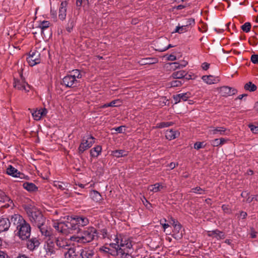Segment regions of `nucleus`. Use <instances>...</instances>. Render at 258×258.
Instances as JSON below:
<instances>
[{
	"label": "nucleus",
	"instance_id": "obj_1",
	"mask_svg": "<svg viewBox=\"0 0 258 258\" xmlns=\"http://www.w3.org/2000/svg\"><path fill=\"white\" fill-rule=\"evenodd\" d=\"M109 246L115 249L112 251V255L118 256L121 258H133L130 254V250L132 247L130 240L121 235H117L114 239V242L110 243Z\"/></svg>",
	"mask_w": 258,
	"mask_h": 258
},
{
	"label": "nucleus",
	"instance_id": "obj_2",
	"mask_svg": "<svg viewBox=\"0 0 258 258\" xmlns=\"http://www.w3.org/2000/svg\"><path fill=\"white\" fill-rule=\"evenodd\" d=\"M12 224L16 227V235L22 240H26L31 235V228L30 225L26 221L23 217L18 214L11 217Z\"/></svg>",
	"mask_w": 258,
	"mask_h": 258
},
{
	"label": "nucleus",
	"instance_id": "obj_3",
	"mask_svg": "<svg viewBox=\"0 0 258 258\" xmlns=\"http://www.w3.org/2000/svg\"><path fill=\"white\" fill-rule=\"evenodd\" d=\"M25 210L30 221L35 226H40L45 222V218L36 207L28 205L25 207Z\"/></svg>",
	"mask_w": 258,
	"mask_h": 258
},
{
	"label": "nucleus",
	"instance_id": "obj_4",
	"mask_svg": "<svg viewBox=\"0 0 258 258\" xmlns=\"http://www.w3.org/2000/svg\"><path fill=\"white\" fill-rule=\"evenodd\" d=\"M78 233H80L83 244L91 242L96 236L97 230L93 227H89L81 231H78Z\"/></svg>",
	"mask_w": 258,
	"mask_h": 258
},
{
	"label": "nucleus",
	"instance_id": "obj_5",
	"mask_svg": "<svg viewBox=\"0 0 258 258\" xmlns=\"http://www.w3.org/2000/svg\"><path fill=\"white\" fill-rule=\"evenodd\" d=\"M89 223V221L87 217L84 216H76L72 219L69 225L71 226V230H77L78 231L81 230L79 227L87 226Z\"/></svg>",
	"mask_w": 258,
	"mask_h": 258
},
{
	"label": "nucleus",
	"instance_id": "obj_6",
	"mask_svg": "<svg viewBox=\"0 0 258 258\" xmlns=\"http://www.w3.org/2000/svg\"><path fill=\"white\" fill-rule=\"evenodd\" d=\"M95 139L90 135L84 137L79 147V152L82 154L85 151L90 148L95 143Z\"/></svg>",
	"mask_w": 258,
	"mask_h": 258
},
{
	"label": "nucleus",
	"instance_id": "obj_7",
	"mask_svg": "<svg viewBox=\"0 0 258 258\" xmlns=\"http://www.w3.org/2000/svg\"><path fill=\"white\" fill-rule=\"evenodd\" d=\"M27 60L31 66H34L40 62V53L36 51H31L29 56L27 58Z\"/></svg>",
	"mask_w": 258,
	"mask_h": 258
},
{
	"label": "nucleus",
	"instance_id": "obj_8",
	"mask_svg": "<svg viewBox=\"0 0 258 258\" xmlns=\"http://www.w3.org/2000/svg\"><path fill=\"white\" fill-rule=\"evenodd\" d=\"M78 84V80H76L71 75L65 76L62 81L61 84L64 85L66 87H74L77 86Z\"/></svg>",
	"mask_w": 258,
	"mask_h": 258
},
{
	"label": "nucleus",
	"instance_id": "obj_9",
	"mask_svg": "<svg viewBox=\"0 0 258 258\" xmlns=\"http://www.w3.org/2000/svg\"><path fill=\"white\" fill-rule=\"evenodd\" d=\"M229 130L224 127H210L209 130V134L210 135H227L229 134Z\"/></svg>",
	"mask_w": 258,
	"mask_h": 258
},
{
	"label": "nucleus",
	"instance_id": "obj_10",
	"mask_svg": "<svg viewBox=\"0 0 258 258\" xmlns=\"http://www.w3.org/2000/svg\"><path fill=\"white\" fill-rule=\"evenodd\" d=\"M14 87L16 89L24 91L25 92H29L30 89V86L23 80H15Z\"/></svg>",
	"mask_w": 258,
	"mask_h": 258
},
{
	"label": "nucleus",
	"instance_id": "obj_11",
	"mask_svg": "<svg viewBox=\"0 0 258 258\" xmlns=\"http://www.w3.org/2000/svg\"><path fill=\"white\" fill-rule=\"evenodd\" d=\"M55 243L59 248L61 249H67L70 245L69 240L63 236L57 237L55 240Z\"/></svg>",
	"mask_w": 258,
	"mask_h": 258
},
{
	"label": "nucleus",
	"instance_id": "obj_12",
	"mask_svg": "<svg viewBox=\"0 0 258 258\" xmlns=\"http://www.w3.org/2000/svg\"><path fill=\"white\" fill-rule=\"evenodd\" d=\"M70 223L66 224L63 222H58L54 221L53 224V227L58 232L66 234L67 228L71 229V226L69 225Z\"/></svg>",
	"mask_w": 258,
	"mask_h": 258
},
{
	"label": "nucleus",
	"instance_id": "obj_13",
	"mask_svg": "<svg viewBox=\"0 0 258 258\" xmlns=\"http://www.w3.org/2000/svg\"><path fill=\"white\" fill-rule=\"evenodd\" d=\"M220 93L223 96H228L235 94L237 90L228 86H223L220 89Z\"/></svg>",
	"mask_w": 258,
	"mask_h": 258
},
{
	"label": "nucleus",
	"instance_id": "obj_14",
	"mask_svg": "<svg viewBox=\"0 0 258 258\" xmlns=\"http://www.w3.org/2000/svg\"><path fill=\"white\" fill-rule=\"evenodd\" d=\"M11 223V220H9L8 218H0V233L7 231Z\"/></svg>",
	"mask_w": 258,
	"mask_h": 258
},
{
	"label": "nucleus",
	"instance_id": "obj_15",
	"mask_svg": "<svg viewBox=\"0 0 258 258\" xmlns=\"http://www.w3.org/2000/svg\"><path fill=\"white\" fill-rule=\"evenodd\" d=\"M7 173L14 177H20L22 178L23 174L20 172L17 169L12 165H9L7 169Z\"/></svg>",
	"mask_w": 258,
	"mask_h": 258
},
{
	"label": "nucleus",
	"instance_id": "obj_16",
	"mask_svg": "<svg viewBox=\"0 0 258 258\" xmlns=\"http://www.w3.org/2000/svg\"><path fill=\"white\" fill-rule=\"evenodd\" d=\"M190 97V93L189 92L178 94L174 95L173 97L175 104L180 102L181 101H185Z\"/></svg>",
	"mask_w": 258,
	"mask_h": 258
},
{
	"label": "nucleus",
	"instance_id": "obj_17",
	"mask_svg": "<svg viewBox=\"0 0 258 258\" xmlns=\"http://www.w3.org/2000/svg\"><path fill=\"white\" fill-rule=\"evenodd\" d=\"M40 244L39 240L36 237H33L27 241V247L30 250H34Z\"/></svg>",
	"mask_w": 258,
	"mask_h": 258
},
{
	"label": "nucleus",
	"instance_id": "obj_18",
	"mask_svg": "<svg viewBox=\"0 0 258 258\" xmlns=\"http://www.w3.org/2000/svg\"><path fill=\"white\" fill-rule=\"evenodd\" d=\"M47 112V110L45 108H43L34 111L32 112V115L35 120H39L43 116L45 115Z\"/></svg>",
	"mask_w": 258,
	"mask_h": 258
},
{
	"label": "nucleus",
	"instance_id": "obj_19",
	"mask_svg": "<svg viewBox=\"0 0 258 258\" xmlns=\"http://www.w3.org/2000/svg\"><path fill=\"white\" fill-rule=\"evenodd\" d=\"M80 255L82 258H93L94 252L92 249L85 248L81 250Z\"/></svg>",
	"mask_w": 258,
	"mask_h": 258
},
{
	"label": "nucleus",
	"instance_id": "obj_20",
	"mask_svg": "<svg viewBox=\"0 0 258 258\" xmlns=\"http://www.w3.org/2000/svg\"><path fill=\"white\" fill-rule=\"evenodd\" d=\"M46 257H50L54 254L55 250L54 244L52 242L47 243L46 247Z\"/></svg>",
	"mask_w": 258,
	"mask_h": 258
},
{
	"label": "nucleus",
	"instance_id": "obj_21",
	"mask_svg": "<svg viewBox=\"0 0 258 258\" xmlns=\"http://www.w3.org/2000/svg\"><path fill=\"white\" fill-rule=\"evenodd\" d=\"M66 6L67 3L66 2H62L59 8L58 17L62 20H64L66 17Z\"/></svg>",
	"mask_w": 258,
	"mask_h": 258
},
{
	"label": "nucleus",
	"instance_id": "obj_22",
	"mask_svg": "<svg viewBox=\"0 0 258 258\" xmlns=\"http://www.w3.org/2000/svg\"><path fill=\"white\" fill-rule=\"evenodd\" d=\"M179 133L173 130H167L165 133V137L169 140H173L178 137Z\"/></svg>",
	"mask_w": 258,
	"mask_h": 258
},
{
	"label": "nucleus",
	"instance_id": "obj_23",
	"mask_svg": "<svg viewBox=\"0 0 258 258\" xmlns=\"http://www.w3.org/2000/svg\"><path fill=\"white\" fill-rule=\"evenodd\" d=\"M202 80L208 84H213L216 83L219 81L218 78L213 76H203L202 78Z\"/></svg>",
	"mask_w": 258,
	"mask_h": 258
},
{
	"label": "nucleus",
	"instance_id": "obj_24",
	"mask_svg": "<svg viewBox=\"0 0 258 258\" xmlns=\"http://www.w3.org/2000/svg\"><path fill=\"white\" fill-rule=\"evenodd\" d=\"M164 188V186L159 183H156L154 185H150L148 186V189L153 192H157L161 191Z\"/></svg>",
	"mask_w": 258,
	"mask_h": 258
},
{
	"label": "nucleus",
	"instance_id": "obj_25",
	"mask_svg": "<svg viewBox=\"0 0 258 258\" xmlns=\"http://www.w3.org/2000/svg\"><path fill=\"white\" fill-rule=\"evenodd\" d=\"M157 62V60L155 58H144L142 59L140 61L139 63L141 65H146V64H154Z\"/></svg>",
	"mask_w": 258,
	"mask_h": 258
},
{
	"label": "nucleus",
	"instance_id": "obj_26",
	"mask_svg": "<svg viewBox=\"0 0 258 258\" xmlns=\"http://www.w3.org/2000/svg\"><path fill=\"white\" fill-rule=\"evenodd\" d=\"M67 252L65 253L66 257H69L70 258H77L78 252L76 251V249L74 248L68 247Z\"/></svg>",
	"mask_w": 258,
	"mask_h": 258
},
{
	"label": "nucleus",
	"instance_id": "obj_27",
	"mask_svg": "<svg viewBox=\"0 0 258 258\" xmlns=\"http://www.w3.org/2000/svg\"><path fill=\"white\" fill-rule=\"evenodd\" d=\"M227 140L224 138L216 139L211 141V145L214 147H218L223 145L227 142Z\"/></svg>",
	"mask_w": 258,
	"mask_h": 258
},
{
	"label": "nucleus",
	"instance_id": "obj_28",
	"mask_svg": "<svg viewBox=\"0 0 258 258\" xmlns=\"http://www.w3.org/2000/svg\"><path fill=\"white\" fill-rule=\"evenodd\" d=\"M90 197L91 199L96 202H100L102 200V197L100 193L95 190L91 191Z\"/></svg>",
	"mask_w": 258,
	"mask_h": 258
},
{
	"label": "nucleus",
	"instance_id": "obj_29",
	"mask_svg": "<svg viewBox=\"0 0 258 258\" xmlns=\"http://www.w3.org/2000/svg\"><path fill=\"white\" fill-rule=\"evenodd\" d=\"M209 235L214 236L217 239H224L225 238L224 234L218 230L209 232Z\"/></svg>",
	"mask_w": 258,
	"mask_h": 258
},
{
	"label": "nucleus",
	"instance_id": "obj_30",
	"mask_svg": "<svg viewBox=\"0 0 258 258\" xmlns=\"http://www.w3.org/2000/svg\"><path fill=\"white\" fill-rule=\"evenodd\" d=\"M1 199L2 200L1 202H8L10 203H8V204H5L4 206V207H5V208H9V207L12 208V207H14V203H13L12 200H11V199L9 197L6 196L4 194H3V195H2V199Z\"/></svg>",
	"mask_w": 258,
	"mask_h": 258
},
{
	"label": "nucleus",
	"instance_id": "obj_31",
	"mask_svg": "<svg viewBox=\"0 0 258 258\" xmlns=\"http://www.w3.org/2000/svg\"><path fill=\"white\" fill-rule=\"evenodd\" d=\"M128 152L123 150H118L112 152V155L116 158L124 157L127 155Z\"/></svg>",
	"mask_w": 258,
	"mask_h": 258
},
{
	"label": "nucleus",
	"instance_id": "obj_32",
	"mask_svg": "<svg viewBox=\"0 0 258 258\" xmlns=\"http://www.w3.org/2000/svg\"><path fill=\"white\" fill-rule=\"evenodd\" d=\"M102 148L100 146H97L90 150V155L93 157H97L101 153Z\"/></svg>",
	"mask_w": 258,
	"mask_h": 258
},
{
	"label": "nucleus",
	"instance_id": "obj_33",
	"mask_svg": "<svg viewBox=\"0 0 258 258\" xmlns=\"http://www.w3.org/2000/svg\"><path fill=\"white\" fill-rule=\"evenodd\" d=\"M23 185L24 188L29 191H34L37 189V186L33 183L25 182Z\"/></svg>",
	"mask_w": 258,
	"mask_h": 258
},
{
	"label": "nucleus",
	"instance_id": "obj_34",
	"mask_svg": "<svg viewBox=\"0 0 258 258\" xmlns=\"http://www.w3.org/2000/svg\"><path fill=\"white\" fill-rule=\"evenodd\" d=\"M186 76V73L184 71H179L175 72L172 74V77L174 79H182Z\"/></svg>",
	"mask_w": 258,
	"mask_h": 258
},
{
	"label": "nucleus",
	"instance_id": "obj_35",
	"mask_svg": "<svg viewBox=\"0 0 258 258\" xmlns=\"http://www.w3.org/2000/svg\"><path fill=\"white\" fill-rule=\"evenodd\" d=\"M44 224H43L40 226H37L39 229L42 235H44L46 237H48L50 235L51 232L47 229L46 226H44Z\"/></svg>",
	"mask_w": 258,
	"mask_h": 258
},
{
	"label": "nucleus",
	"instance_id": "obj_36",
	"mask_svg": "<svg viewBox=\"0 0 258 258\" xmlns=\"http://www.w3.org/2000/svg\"><path fill=\"white\" fill-rule=\"evenodd\" d=\"M121 101L119 99L114 100L112 101L109 103H106L104 104L103 105H102V108H106L108 107H115L118 106L120 105Z\"/></svg>",
	"mask_w": 258,
	"mask_h": 258
},
{
	"label": "nucleus",
	"instance_id": "obj_37",
	"mask_svg": "<svg viewBox=\"0 0 258 258\" xmlns=\"http://www.w3.org/2000/svg\"><path fill=\"white\" fill-rule=\"evenodd\" d=\"M68 184H66L62 182H60L59 181H55L53 183V185L56 188L60 189L62 190L66 189L67 187Z\"/></svg>",
	"mask_w": 258,
	"mask_h": 258
},
{
	"label": "nucleus",
	"instance_id": "obj_38",
	"mask_svg": "<svg viewBox=\"0 0 258 258\" xmlns=\"http://www.w3.org/2000/svg\"><path fill=\"white\" fill-rule=\"evenodd\" d=\"M244 89L250 92H253L256 89V86L252 82H249L244 85Z\"/></svg>",
	"mask_w": 258,
	"mask_h": 258
},
{
	"label": "nucleus",
	"instance_id": "obj_39",
	"mask_svg": "<svg viewBox=\"0 0 258 258\" xmlns=\"http://www.w3.org/2000/svg\"><path fill=\"white\" fill-rule=\"evenodd\" d=\"M186 27H187V26H186L185 24L182 25V26H180L179 25H178V26H177L176 27V28L173 32L174 33H178L179 34L183 33L187 31Z\"/></svg>",
	"mask_w": 258,
	"mask_h": 258
},
{
	"label": "nucleus",
	"instance_id": "obj_40",
	"mask_svg": "<svg viewBox=\"0 0 258 258\" xmlns=\"http://www.w3.org/2000/svg\"><path fill=\"white\" fill-rule=\"evenodd\" d=\"M50 23L47 21H43L40 23L39 27L41 29V33L44 32V30L49 27Z\"/></svg>",
	"mask_w": 258,
	"mask_h": 258
},
{
	"label": "nucleus",
	"instance_id": "obj_41",
	"mask_svg": "<svg viewBox=\"0 0 258 258\" xmlns=\"http://www.w3.org/2000/svg\"><path fill=\"white\" fill-rule=\"evenodd\" d=\"M69 240V241H71L76 242L78 243L83 244V242L82 241V238H81L80 234L79 235H77V236L73 235V236H71Z\"/></svg>",
	"mask_w": 258,
	"mask_h": 258
},
{
	"label": "nucleus",
	"instance_id": "obj_42",
	"mask_svg": "<svg viewBox=\"0 0 258 258\" xmlns=\"http://www.w3.org/2000/svg\"><path fill=\"white\" fill-rule=\"evenodd\" d=\"M75 24V21L74 19H70L69 21V22L67 24V26L66 27L67 30L69 32H71L72 31L73 27H74Z\"/></svg>",
	"mask_w": 258,
	"mask_h": 258
},
{
	"label": "nucleus",
	"instance_id": "obj_43",
	"mask_svg": "<svg viewBox=\"0 0 258 258\" xmlns=\"http://www.w3.org/2000/svg\"><path fill=\"white\" fill-rule=\"evenodd\" d=\"M191 191L199 195H204L205 194V189L199 186L191 188Z\"/></svg>",
	"mask_w": 258,
	"mask_h": 258
},
{
	"label": "nucleus",
	"instance_id": "obj_44",
	"mask_svg": "<svg viewBox=\"0 0 258 258\" xmlns=\"http://www.w3.org/2000/svg\"><path fill=\"white\" fill-rule=\"evenodd\" d=\"M71 75L73 76V77L75 78L76 80H78V79H81L82 78V75L79 70L72 71Z\"/></svg>",
	"mask_w": 258,
	"mask_h": 258
},
{
	"label": "nucleus",
	"instance_id": "obj_45",
	"mask_svg": "<svg viewBox=\"0 0 258 258\" xmlns=\"http://www.w3.org/2000/svg\"><path fill=\"white\" fill-rule=\"evenodd\" d=\"M241 29L245 32L247 33L250 31L251 28V24L249 22L245 23L241 26Z\"/></svg>",
	"mask_w": 258,
	"mask_h": 258
},
{
	"label": "nucleus",
	"instance_id": "obj_46",
	"mask_svg": "<svg viewBox=\"0 0 258 258\" xmlns=\"http://www.w3.org/2000/svg\"><path fill=\"white\" fill-rule=\"evenodd\" d=\"M173 124L172 122H162L157 124V127L159 128H164L172 125Z\"/></svg>",
	"mask_w": 258,
	"mask_h": 258
},
{
	"label": "nucleus",
	"instance_id": "obj_47",
	"mask_svg": "<svg viewBox=\"0 0 258 258\" xmlns=\"http://www.w3.org/2000/svg\"><path fill=\"white\" fill-rule=\"evenodd\" d=\"M183 84L181 81L174 80L170 83L171 87H175L180 86Z\"/></svg>",
	"mask_w": 258,
	"mask_h": 258
},
{
	"label": "nucleus",
	"instance_id": "obj_48",
	"mask_svg": "<svg viewBox=\"0 0 258 258\" xmlns=\"http://www.w3.org/2000/svg\"><path fill=\"white\" fill-rule=\"evenodd\" d=\"M248 127L253 133L258 134V126H255L253 124H250L248 125Z\"/></svg>",
	"mask_w": 258,
	"mask_h": 258
},
{
	"label": "nucleus",
	"instance_id": "obj_49",
	"mask_svg": "<svg viewBox=\"0 0 258 258\" xmlns=\"http://www.w3.org/2000/svg\"><path fill=\"white\" fill-rule=\"evenodd\" d=\"M181 225L180 224L178 225H175V226H174V231L175 232H176L177 233H180V236H182V232L181 231Z\"/></svg>",
	"mask_w": 258,
	"mask_h": 258
},
{
	"label": "nucleus",
	"instance_id": "obj_50",
	"mask_svg": "<svg viewBox=\"0 0 258 258\" xmlns=\"http://www.w3.org/2000/svg\"><path fill=\"white\" fill-rule=\"evenodd\" d=\"M250 60L254 64L258 63V54H252L251 56Z\"/></svg>",
	"mask_w": 258,
	"mask_h": 258
},
{
	"label": "nucleus",
	"instance_id": "obj_51",
	"mask_svg": "<svg viewBox=\"0 0 258 258\" xmlns=\"http://www.w3.org/2000/svg\"><path fill=\"white\" fill-rule=\"evenodd\" d=\"M203 142H196L194 145V148L197 150H199L203 147Z\"/></svg>",
	"mask_w": 258,
	"mask_h": 258
},
{
	"label": "nucleus",
	"instance_id": "obj_52",
	"mask_svg": "<svg viewBox=\"0 0 258 258\" xmlns=\"http://www.w3.org/2000/svg\"><path fill=\"white\" fill-rule=\"evenodd\" d=\"M170 64L171 66V68H172L174 70L177 69H180V64L178 62H173L170 63Z\"/></svg>",
	"mask_w": 258,
	"mask_h": 258
},
{
	"label": "nucleus",
	"instance_id": "obj_53",
	"mask_svg": "<svg viewBox=\"0 0 258 258\" xmlns=\"http://www.w3.org/2000/svg\"><path fill=\"white\" fill-rule=\"evenodd\" d=\"M173 47V46L171 44H169L167 46L163 47V48H159L158 49V50L159 51L162 52V51H164L167 50L168 49Z\"/></svg>",
	"mask_w": 258,
	"mask_h": 258
},
{
	"label": "nucleus",
	"instance_id": "obj_54",
	"mask_svg": "<svg viewBox=\"0 0 258 258\" xmlns=\"http://www.w3.org/2000/svg\"><path fill=\"white\" fill-rule=\"evenodd\" d=\"M195 24V20L192 19H188L185 23L186 26L187 27L188 26L191 25L192 24Z\"/></svg>",
	"mask_w": 258,
	"mask_h": 258
},
{
	"label": "nucleus",
	"instance_id": "obj_55",
	"mask_svg": "<svg viewBox=\"0 0 258 258\" xmlns=\"http://www.w3.org/2000/svg\"><path fill=\"white\" fill-rule=\"evenodd\" d=\"M209 66L210 64L207 62H204L202 65V68L204 70H208L209 68Z\"/></svg>",
	"mask_w": 258,
	"mask_h": 258
},
{
	"label": "nucleus",
	"instance_id": "obj_56",
	"mask_svg": "<svg viewBox=\"0 0 258 258\" xmlns=\"http://www.w3.org/2000/svg\"><path fill=\"white\" fill-rule=\"evenodd\" d=\"M176 59V57L173 55V54H170L167 57V60H170V61H173Z\"/></svg>",
	"mask_w": 258,
	"mask_h": 258
},
{
	"label": "nucleus",
	"instance_id": "obj_57",
	"mask_svg": "<svg viewBox=\"0 0 258 258\" xmlns=\"http://www.w3.org/2000/svg\"><path fill=\"white\" fill-rule=\"evenodd\" d=\"M124 127L123 126H120L119 127H117L116 128H113L115 130V131L119 133H122L123 128Z\"/></svg>",
	"mask_w": 258,
	"mask_h": 258
},
{
	"label": "nucleus",
	"instance_id": "obj_58",
	"mask_svg": "<svg viewBox=\"0 0 258 258\" xmlns=\"http://www.w3.org/2000/svg\"><path fill=\"white\" fill-rule=\"evenodd\" d=\"M222 208L223 211H224L225 212H226V213H229V209L228 206L223 205L222 207Z\"/></svg>",
	"mask_w": 258,
	"mask_h": 258
},
{
	"label": "nucleus",
	"instance_id": "obj_59",
	"mask_svg": "<svg viewBox=\"0 0 258 258\" xmlns=\"http://www.w3.org/2000/svg\"><path fill=\"white\" fill-rule=\"evenodd\" d=\"M8 258V255H7L4 252L0 251V258Z\"/></svg>",
	"mask_w": 258,
	"mask_h": 258
},
{
	"label": "nucleus",
	"instance_id": "obj_60",
	"mask_svg": "<svg viewBox=\"0 0 258 258\" xmlns=\"http://www.w3.org/2000/svg\"><path fill=\"white\" fill-rule=\"evenodd\" d=\"M114 250H111L109 248H108V247H105L104 249V251L110 254L111 255V253H112V251H114Z\"/></svg>",
	"mask_w": 258,
	"mask_h": 258
},
{
	"label": "nucleus",
	"instance_id": "obj_61",
	"mask_svg": "<svg viewBox=\"0 0 258 258\" xmlns=\"http://www.w3.org/2000/svg\"><path fill=\"white\" fill-rule=\"evenodd\" d=\"M171 222H172L171 224H172L173 227L175 226V225H178L180 224L177 221H176L174 219H171Z\"/></svg>",
	"mask_w": 258,
	"mask_h": 258
},
{
	"label": "nucleus",
	"instance_id": "obj_62",
	"mask_svg": "<svg viewBox=\"0 0 258 258\" xmlns=\"http://www.w3.org/2000/svg\"><path fill=\"white\" fill-rule=\"evenodd\" d=\"M240 216L242 219H244L247 216V213L245 212H241L240 214Z\"/></svg>",
	"mask_w": 258,
	"mask_h": 258
},
{
	"label": "nucleus",
	"instance_id": "obj_63",
	"mask_svg": "<svg viewBox=\"0 0 258 258\" xmlns=\"http://www.w3.org/2000/svg\"><path fill=\"white\" fill-rule=\"evenodd\" d=\"M176 166V164L174 162H171L169 164V167L171 169H173Z\"/></svg>",
	"mask_w": 258,
	"mask_h": 258
},
{
	"label": "nucleus",
	"instance_id": "obj_64",
	"mask_svg": "<svg viewBox=\"0 0 258 258\" xmlns=\"http://www.w3.org/2000/svg\"><path fill=\"white\" fill-rule=\"evenodd\" d=\"M187 64V62L185 61H183L181 63L179 64L180 66V68H183L185 67Z\"/></svg>",
	"mask_w": 258,
	"mask_h": 258
}]
</instances>
